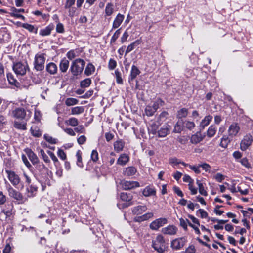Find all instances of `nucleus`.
I'll use <instances>...</instances> for the list:
<instances>
[{"instance_id": "nucleus-37", "label": "nucleus", "mask_w": 253, "mask_h": 253, "mask_svg": "<svg viewBox=\"0 0 253 253\" xmlns=\"http://www.w3.org/2000/svg\"><path fill=\"white\" fill-rule=\"evenodd\" d=\"M164 101L161 99L158 98L151 106L156 111L160 106L164 105Z\"/></svg>"}, {"instance_id": "nucleus-2", "label": "nucleus", "mask_w": 253, "mask_h": 253, "mask_svg": "<svg viewBox=\"0 0 253 253\" xmlns=\"http://www.w3.org/2000/svg\"><path fill=\"white\" fill-rule=\"evenodd\" d=\"M7 190L9 196L16 200L18 204H23L27 200L22 193L14 189L10 184L7 187Z\"/></svg>"}, {"instance_id": "nucleus-39", "label": "nucleus", "mask_w": 253, "mask_h": 253, "mask_svg": "<svg viewBox=\"0 0 253 253\" xmlns=\"http://www.w3.org/2000/svg\"><path fill=\"white\" fill-rule=\"evenodd\" d=\"M7 80L10 84L17 86L19 85V83L14 78L13 75L11 73H8L7 74Z\"/></svg>"}, {"instance_id": "nucleus-30", "label": "nucleus", "mask_w": 253, "mask_h": 253, "mask_svg": "<svg viewBox=\"0 0 253 253\" xmlns=\"http://www.w3.org/2000/svg\"><path fill=\"white\" fill-rule=\"evenodd\" d=\"M120 197L122 201L129 202L132 200L133 196L130 193L122 192Z\"/></svg>"}, {"instance_id": "nucleus-52", "label": "nucleus", "mask_w": 253, "mask_h": 253, "mask_svg": "<svg viewBox=\"0 0 253 253\" xmlns=\"http://www.w3.org/2000/svg\"><path fill=\"white\" fill-rule=\"evenodd\" d=\"M183 126L189 130H191L194 128L195 125L193 122L185 121L183 123Z\"/></svg>"}, {"instance_id": "nucleus-15", "label": "nucleus", "mask_w": 253, "mask_h": 253, "mask_svg": "<svg viewBox=\"0 0 253 253\" xmlns=\"http://www.w3.org/2000/svg\"><path fill=\"white\" fill-rule=\"evenodd\" d=\"M136 172L137 169L135 167L130 166L123 169V174L124 176H131L134 175Z\"/></svg>"}, {"instance_id": "nucleus-28", "label": "nucleus", "mask_w": 253, "mask_h": 253, "mask_svg": "<svg viewBox=\"0 0 253 253\" xmlns=\"http://www.w3.org/2000/svg\"><path fill=\"white\" fill-rule=\"evenodd\" d=\"M30 131L32 135L36 137H40L42 136V132L39 127L36 126H31Z\"/></svg>"}, {"instance_id": "nucleus-36", "label": "nucleus", "mask_w": 253, "mask_h": 253, "mask_svg": "<svg viewBox=\"0 0 253 253\" xmlns=\"http://www.w3.org/2000/svg\"><path fill=\"white\" fill-rule=\"evenodd\" d=\"M65 124L67 125H70L72 126H76L79 124L78 120L74 117L69 118L68 120H66Z\"/></svg>"}, {"instance_id": "nucleus-10", "label": "nucleus", "mask_w": 253, "mask_h": 253, "mask_svg": "<svg viewBox=\"0 0 253 253\" xmlns=\"http://www.w3.org/2000/svg\"><path fill=\"white\" fill-rule=\"evenodd\" d=\"M253 141V137L250 134H247L244 137L240 143V148L245 151L252 144Z\"/></svg>"}, {"instance_id": "nucleus-46", "label": "nucleus", "mask_w": 253, "mask_h": 253, "mask_svg": "<svg viewBox=\"0 0 253 253\" xmlns=\"http://www.w3.org/2000/svg\"><path fill=\"white\" fill-rule=\"evenodd\" d=\"M76 157H77V165L80 167L82 168L83 167V164L82 162V152L80 150H78L76 153Z\"/></svg>"}, {"instance_id": "nucleus-12", "label": "nucleus", "mask_w": 253, "mask_h": 253, "mask_svg": "<svg viewBox=\"0 0 253 253\" xmlns=\"http://www.w3.org/2000/svg\"><path fill=\"white\" fill-rule=\"evenodd\" d=\"M24 9L22 8L20 9H16L14 7H12L10 9V12H9V14L14 17L17 18H21L22 19H24V16L22 15L19 14L20 12H24Z\"/></svg>"}, {"instance_id": "nucleus-57", "label": "nucleus", "mask_w": 253, "mask_h": 253, "mask_svg": "<svg viewBox=\"0 0 253 253\" xmlns=\"http://www.w3.org/2000/svg\"><path fill=\"white\" fill-rule=\"evenodd\" d=\"M121 33L120 29H118L116 31L113 36L112 37L110 41V43L112 44L114 43L116 40L118 38Z\"/></svg>"}, {"instance_id": "nucleus-3", "label": "nucleus", "mask_w": 253, "mask_h": 253, "mask_svg": "<svg viewBox=\"0 0 253 253\" xmlns=\"http://www.w3.org/2000/svg\"><path fill=\"white\" fill-rule=\"evenodd\" d=\"M152 247L158 253H163L164 252L166 245L164 238L162 235H157L156 238L153 240Z\"/></svg>"}, {"instance_id": "nucleus-7", "label": "nucleus", "mask_w": 253, "mask_h": 253, "mask_svg": "<svg viewBox=\"0 0 253 253\" xmlns=\"http://www.w3.org/2000/svg\"><path fill=\"white\" fill-rule=\"evenodd\" d=\"M187 242L186 237L177 238L171 241L170 247L174 250H179L182 249Z\"/></svg>"}, {"instance_id": "nucleus-22", "label": "nucleus", "mask_w": 253, "mask_h": 253, "mask_svg": "<svg viewBox=\"0 0 253 253\" xmlns=\"http://www.w3.org/2000/svg\"><path fill=\"white\" fill-rule=\"evenodd\" d=\"M204 139V136L200 132H197L196 134L191 136L190 138V142L192 144H196Z\"/></svg>"}, {"instance_id": "nucleus-26", "label": "nucleus", "mask_w": 253, "mask_h": 253, "mask_svg": "<svg viewBox=\"0 0 253 253\" xmlns=\"http://www.w3.org/2000/svg\"><path fill=\"white\" fill-rule=\"evenodd\" d=\"M124 19V16L120 13H119L116 16L113 23V28L114 29L117 28L121 24Z\"/></svg>"}, {"instance_id": "nucleus-61", "label": "nucleus", "mask_w": 253, "mask_h": 253, "mask_svg": "<svg viewBox=\"0 0 253 253\" xmlns=\"http://www.w3.org/2000/svg\"><path fill=\"white\" fill-rule=\"evenodd\" d=\"M91 159L93 162H96L98 160V153L96 150H93L91 154Z\"/></svg>"}, {"instance_id": "nucleus-59", "label": "nucleus", "mask_w": 253, "mask_h": 253, "mask_svg": "<svg viewBox=\"0 0 253 253\" xmlns=\"http://www.w3.org/2000/svg\"><path fill=\"white\" fill-rule=\"evenodd\" d=\"M40 152L44 162L46 163H49L50 162V159L44 152V151L43 149H41Z\"/></svg>"}, {"instance_id": "nucleus-27", "label": "nucleus", "mask_w": 253, "mask_h": 253, "mask_svg": "<svg viewBox=\"0 0 253 253\" xmlns=\"http://www.w3.org/2000/svg\"><path fill=\"white\" fill-rule=\"evenodd\" d=\"M125 146V142L122 140H118L114 143V150L117 152H119L123 150Z\"/></svg>"}, {"instance_id": "nucleus-21", "label": "nucleus", "mask_w": 253, "mask_h": 253, "mask_svg": "<svg viewBox=\"0 0 253 253\" xmlns=\"http://www.w3.org/2000/svg\"><path fill=\"white\" fill-rule=\"evenodd\" d=\"M140 73V71L139 69L136 66L133 65L131 67L130 74L129 77V82L133 81Z\"/></svg>"}, {"instance_id": "nucleus-47", "label": "nucleus", "mask_w": 253, "mask_h": 253, "mask_svg": "<svg viewBox=\"0 0 253 253\" xmlns=\"http://www.w3.org/2000/svg\"><path fill=\"white\" fill-rule=\"evenodd\" d=\"M139 43H140L139 41L138 40H137V41H135V42H134L133 43H132L130 45H129L126 48V49L125 52V55H126L127 54H128V53H129L130 52L132 51L134 49L136 44H139Z\"/></svg>"}, {"instance_id": "nucleus-32", "label": "nucleus", "mask_w": 253, "mask_h": 253, "mask_svg": "<svg viewBox=\"0 0 253 253\" xmlns=\"http://www.w3.org/2000/svg\"><path fill=\"white\" fill-rule=\"evenodd\" d=\"M95 70L94 66L92 63H88L85 68L84 74L86 76H89L94 72Z\"/></svg>"}, {"instance_id": "nucleus-42", "label": "nucleus", "mask_w": 253, "mask_h": 253, "mask_svg": "<svg viewBox=\"0 0 253 253\" xmlns=\"http://www.w3.org/2000/svg\"><path fill=\"white\" fill-rule=\"evenodd\" d=\"M91 84V80L90 78H86L80 82V86L82 88H86L90 86Z\"/></svg>"}, {"instance_id": "nucleus-54", "label": "nucleus", "mask_w": 253, "mask_h": 253, "mask_svg": "<svg viewBox=\"0 0 253 253\" xmlns=\"http://www.w3.org/2000/svg\"><path fill=\"white\" fill-rule=\"evenodd\" d=\"M75 0H66L64 8L66 10L69 9L70 8L73 7V5L75 4Z\"/></svg>"}, {"instance_id": "nucleus-14", "label": "nucleus", "mask_w": 253, "mask_h": 253, "mask_svg": "<svg viewBox=\"0 0 253 253\" xmlns=\"http://www.w3.org/2000/svg\"><path fill=\"white\" fill-rule=\"evenodd\" d=\"M177 231V228L173 225H169L162 229V232L163 234L169 235L176 234Z\"/></svg>"}, {"instance_id": "nucleus-1", "label": "nucleus", "mask_w": 253, "mask_h": 253, "mask_svg": "<svg viewBox=\"0 0 253 253\" xmlns=\"http://www.w3.org/2000/svg\"><path fill=\"white\" fill-rule=\"evenodd\" d=\"M85 62L82 59L78 58L74 60L71 64L70 70L74 77H77L83 71Z\"/></svg>"}, {"instance_id": "nucleus-43", "label": "nucleus", "mask_w": 253, "mask_h": 253, "mask_svg": "<svg viewBox=\"0 0 253 253\" xmlns=\"http://www.w3.org/2000/svg\"><path fill=\"white\" fill-rule=\"evenodd\" d=\"M216 131V127L213 126L211 125L207 130V135L209 137H213L215 134Z\"/></svg>"}, {"instance_id": "nucleus-11", "label": "nucleus", "mask_w": 253, "mask_h": 253, "mask_svg": "<svg viewBox=\"0 0 253 253\" xmlns=\"http://www.w3.org/2000/svg\"><path fill=\"white\" fill-rule=\"evenodd\" d=\"M122 187L126 190H130L140 186L137 181H123L121 182Z\"/></svg>"}, {"instance_id": "nucleus-35", "label": "nucleus", "mask_w": 253, "mask_h": 253, "mask_svg": "<svg viewBox=\"0 0 253 253\" xmlns=\"http://www.w3.org/2000/svg\"><path fill=\"white\" fill-rule=\"evenodd\" d=\"M169 132V129L167 126L162 127L158 132V136L160 137L166 136Z\"/></svg>"}, {"instance_id": "nucleus-33", "label": "nucleus", "mask_w": 253, "mask_h": 253, "mask_svg": "<svg viewBox=\"0 0 253 253\" xmlns=\"http://www.w3.org/2000/svg\"><path fill=\"white\" fill-rule=\"evenodd\" d=\"M84 109L83 106H76L71 108V114L76 115H79L84 112Z\"/></svg>"}, {"instance_id": "nucleus-58", "label": "nucleus", "mask_w": 253, "mask_h": 253, "mask_svg": "<svg viewBox=\"0 0 253 253\" xmlns=\"http://www.w3.org/2000/svg\"><path fill=\"white\" fill-rule=\"evenodd\" d=\"M240 162L241 164L246 167V168L249 169L251 168L250 163L249 162L247 158H243L240 160Z\"/></svg>"}, {"instance_id": "nucleus-40", "label": "nucleus", "mask_w": 253, "mask_h": 253, "mask_svg": "<svg viewBox=\"0 0 253 253\" xmlns=\"http://www.w3.org/2000/svg\"><path fill=\"white\" fill-rule=\"evenodd\" d=\"M188 109L183 108L177 111V116L179 118H185L188 115Z\"/></svg>"}, {"instance_id": "nucleus-48", "label": "nucleus", "mask_w": 253, "mask_h": 253, "mask_svg": "<svg viewBox=\"0 0 253 253\" xmlns=\"http://www.w3.org/2000/svg\"><path fill=\"white\" fill-rule=\"evenodd\" d=\"M115 75L116 79V82L119 84H122L123 83L122 78V74L118 69H116L115 71Z\"/></svg>"}, {"instance_id": "nucleus-45", "label": "nucleus", "mask_w": 253, "mask_h": 253, "mask_svg": "<svg viewBox=\"0 0 253 253\" xmlns=\"http://www.w3.org/2000/svg\"><path fill=\"white\" fill-rule=\"evenodd\" d=\"M113 5L111 3L107 4L105 8V14L106 16H110L113 12Z\"/></svg>"}, {"instance_id": "nucleus-19", "label": "nucleus", "mask_w": 253, "mask_h": 253, "mask_svg": "<svg viewBox=\"0 0 253 253\" xmlns=\"http://www.w3.org/2000/svg\"><path fill=\"white\" fill-rule=\"evenodd\" d=\"M38 187L34 184H31L26 189V195L27 197H34L37 191Z\"/></svg>"}, {"instance_id": "nucleus-8", "label": "nucleus", "mask_w": 253, "mask_h": 253, "mask_svg": "<svg viewBox=\"0 0 253 253\" xmlns=\"http://www.w3.org/2000/svg\"><path fill=\"white\" fill-rule=\"evenodd\" d=\"M5 172L7 174L8 180L13 186L16 187L20 183L21 179L19 175L14 171L10 170H5Z\"/></svg>"}, {"instance_id": "nucleus-13", "label": "nucleus", "mask_w": 253, "mask_h": 253, "mask_svg": "<svg viewBox=\"0 0 253 253\" xmlns=\"http://www.w3.org/2000/svg\"><path fill=\"white\" fill-rule=\"evenodd\" d=\"M25 152L33 165H35L36 163L39 162V159L38 156L31 149L28 148L26 149Z\"/></svg>"}, {"instance_id": "nucleus-63", "label": "nucleus", "mask_w": 253, "mask_h": 253, "mask_svg": "<svg viewBox=\"0 0 253 253\" xmlns=\"http://www.w3.org/2000/svg\"><path fill=\"white\" fill-rule=\"evenodd\" d=\"M169 163L173 166L175 167L181 163V161L176 158H170L169 160Z\"/></svg>"}, {"instance_id": "nucleus-41", "label": "nucleus", "mask_w": 253, "mask_h": 253, "mask_svg": "<svg viewBox=\"0 0 253 253\" xmlns=\"http://www.w3.org/2000/svg\"><path fill=\"white\" fill-rule=\"evenodd\" d=\"M196 183L199 187V193L204 196H207V192L205 190L203 184L199 180H197Z\"/></svg>"}, {"instance_id": "nucleus-25", "label": "nucleus", "mask_w": 253, "mask_h": 253, "mask_svg": "<svg viewBox=\"0 0 253 253\" xmlns=\"http://www.w3.org/2000/svg\"><path fill=\"white\" fill-rule=\"evenodd\" d=\"M69 66V61L65 58L62 59L59 64V69L61 72L65 73L67 71Z\"/></svg>"}, {"instance_id": "nucleus-60", "label": "nucleus", "mask_w": 253, "mask_h": 253, "mask_svg": "<svg viewBox=\"0 0 253 253\" xmlns=\"http://www.w3.org/2000/svg\"><path fill=\"white\" fill-rule=\"evenodd\" d=\"M68 10V15L71 17L73 18L75 16L76 14L77 8L75 7H73L72 8H69Z\"/></svg>"}, {"instance_id": "nucleus-53", "label": "nucleus", "mask_w": 253, "mask_h": 253, "mask_svg": "<svg viewBox=\"0 0 253 253\" xmlns=\"http://www.w3.org/2000/svg\"><path fill=\"white\" fill-rule=\"evenodd\" d=\"M36 168L37 170H38L39 171L42 172L44 170L47 169L46 168L45 165L43 164L42 162H40L39 161V162L36 164Z\"/></svg>"}, {"instance_id": "nucleus-18", "label": "nucleus", "mask_w": 253, "mask_h": 253, "mask_svg": "<svg viewBox=\"0 0 253 253\" xmlns=\"http://www.w3.org/2000/svg\"><path fill=\"white\" fill-rule=\"evenodd\" d=\"M13 208L12 204L9 205L6 208L2 209L1 212L5 214L6 218H9L15 214Z\"/></svg>"}, {"instance_id": "nucleus-55", "label": "nucleus", "mask_w": 253, "mask_h": 253, "mask_svg": "<svg viewBox=\"0 0 253 253\" xmlns=\"http://www.w3.org/2000/svg\"><path fill=\"white\" fill-rule=\"evenodd\" d=\"M180 221V225L185 230H187V224H189V223L190 222L188 219H184L183 218H180L179 219Z\"/></svg>"}, {"instance_id": "nucleus-29", "label": "nucleus", "mask_w": 253, "mask_h": 253, "mask_svg": "<svg viewBox=\"0 0 253 253\" xmlns=\"http://www.w3.org/2000/svg\"><path fill=\"white\" fill-rule=\"evenodd\" d=\"M142 194L145 197H149L155 195L156 194V191L152 187L148 186L143 189Z\"/></svg>"}, {"instance_id": "nucleus-16", "label": "nucleus", "mask_w": 253, "mask_h": 253, "mask_svg": "<svg viewBox=\"0 0 253 253\" xmlns=\"http://www.w3.org/2000/svg\"><path fill=\"white\" fill-rule=\"evenodd\" d=\"M129 161V156L125 153L120 155L117 161V164L119 165L123 166L126 165Z\"/></svg>"}, {"instance_id": "nucleus-20", "label": "nucleus", "mask_w": 253, "mask_h": 253, "mask_svg": "<svg viewBox=\"0 0 253 253\" xmlns=\"http://www.w3.org/2000/svg\"><path fill=\"white\" fill-rule=\"evenodd\" d=\"M147 209L145 205H139L134 207L132 209V212L135 215H140L145 212Z\"/></svg>"}, {"instance_id": "nucleus-62", "label": "nucleus", "mask_w": 253, "mask_h": 253, "mask_svg": "<svg viewBox=\"0 0 253 253\" xmlns=\"http://www.w3.org/2000/svg\"><path fill=\"white\" fill-rule=\"evenodd\" d=\"M58 156L62 160H65L67 158L66 154L64 151L61 149H58L57 152Z\"/></svg>"}, {"instance_id": "nucleus-17", "label": "nucleus", "mask_w": 253, "mask_h": 253, "mask_svg": "<svg viewBox=\"0 0 253 253\" xmlns=\"http://www.w3.org/2000/svg\"><path fill=\"white\" fill-rule=\"evenodd\" d=\"M240 130V127L236 123L231 124L228 129L229 135L231 137L236 136Z\"/></svg>"}, {"instance_id": "nucleus-4", "label": "nucleus", "mask_w": 253, "mask_h": 253, "mask_svg": "<svg viewBox=\"0 0 253 253\" xmlns=\"http://www.w3.org/2000/svg\"><path fill=\"white\" fill-rule=\"evenodd\" d=\"M11 115L13 118L20 120L27 121L30 117L29 114L27 115L26 110L22 107H16L13 109Z\"/></svg>"}, {"instance_id": "nucleus-49", "label": "nucleus", "mask_w": 253, "mask_h": 253, "mask_svg": "<svg viewBox=\"0 0 253 253\" xmlns=\"http://www.w3.org/2000/svg\"><path fill=\"white\" fill-rule=\"evenodd\" d=\"M182 122L178 121L175 124L174 128L173 131L176 133H180L182 130Z\"/></svg>"}, {"instance_id": "nucleus-31", "label": "nucleus", "mask_w": 253, "mask_h": 253, "mask_svg": "<svg viewBox=\"0 0 253 253\" xmlns=\"http://www.w3.org/2000/svg\"><path fill=\"white\" fill-rule=\"evenodd\" d=\"M14 127L19 130H26L27 129V123L24 122H20L15 121L13 124Z\"/></svg>"}, {"instance_id": "nucleus-50", "label": "nucleus", "mask_w": 253, "mask_h": 253, "mask_svg": "<svg viewBox=\"0 0 253 253\" xmlns=\"http://www.w3.org/2000/svg\"><path fill=\"white\" fill-rule=\"evenodd\" d=\"M156 111L151 107V105H148L145 108V113L148 116H152L154 115Z\"/></svg>"}, {"instance_id": "nucleus-64", "label": "nucleus", "mask_w": 253, "mask_h": 253, "mask_svg": "<svg viewBox=\"0 0 253 253\" xmlns=\"http://www.w3.org/2000/svg\"><path fill=\"white\" fill-rule=\"evenodd\" d=\"M116 66H117L116 61L113 59H110L109 61V63H108V68L110 70H112L116 68Z\"/></svg>"}, {"instance_id": "nucleus-6", "label": "nucleus", "mask_w": 253, "mask_h": 253, "mask_svg": "<svg viewBox=\"0 0 253 253\" xmlns=\"http://www.w3.org/2000/svg\"><path fill=\"white\" fill-rule=\"evenodd\" d=\"M13 70L14 72L18 75H24L29 69V66L27 62L22 63L18 62L13 63Z\"/></svg>"}, {"instance_id": "nucleus-38", "label": "nucleus", "mask_w": 253, "mask_h": 253, "mask_svg": "<svg viewBox=\"0 0 253 253\" xmlns=\"http://www.w3.org/2000/svg\"><path fill=\"white\" fill-rule=\"evenodd\" d=\"M212 119V116L211 115H209L204 117V118L202 120L201 123V125L204 127L205 126H208L210 123Z\"/></svg>"}, {"instance_id": "nucleus-44", "label": "nucleus", "mask_w": 253, "mask_h": 253, "mask_svg": "<svg viewBox=\"0 0 253 253\" xmlns=\"http://www.w3.org/2000/svg\"><path fill=\"white\" fill-rule=\"evenodd\" d=\"M79 101L74 98H68L65 100V104L68 106L76 105L78 103Z\"/></svg>"}, {"instance_id": "nucleus-5", "label": "nucleus", "mask_w": 253, "mask_h": 253, "mask_svg": "<svg viewBox=\"0 0 253 253\" xmlns=\"http://www.w3.org/2000/svg\"><path fill=\"white\" fill-rule=\"evenodd\" d=\"M44 54H37L35 56L34 65L37 71H42L44 68L45 57Z\"/></svg>"}, {"instance_id": "nucleus-51", "label": "nucleus", "mask_w": 253, "mask_h": 253, "mask_svg": "<svg viewBox=\"0 0 253 253\" xmlns=\"http://www.w3.org/2000/svg\"><path fill=\"white\" fill-rule=\"evenodd\" d=\"M196 213L197 215H200V217L201 218H206L208 216V213L204 210L202 209H199Z\"/></svg>"}, {"instance_id": "nucleus-24", "label": "nucleus", "mask_w": 253, "mask_h": 253, "mask_svg": "<svg viewBox=\"0 0 253 253\" xmlns=\"http://www.w3.org/2000/svg\"><path fill=\"white\" fill-rule=\"evenodd\" d=\"M54 25L50 24L44 29L40 30L39 34L42 36H46L50 35L51 31L54 29Z\"/></svg>"}, {"instance_id": "nucleus-23", "label": "nucleus", "mask_w": 253, "mask_h": 253, "mask_svg": "<svg viewBox=\"0 0 253 253\" xmlns=\"http://www.w3.org/2000/svg\"><path fill=\"white\" fill-rule=\"evenodd\" d=\"M46 70L51 75H54L57 73V66L53 62H50L46 66Z\"/></svg>"}, {"instance_id": "nucleus-34", "label": "nucleus", "mask_w": 253, "mask_h": 253, "mask_svg": "<svg viewBox=\"0 0 253 253\" xmlns=\"http://www.w3.org/2000/svg\"><path fill=\"white\" fill-rule=\"evenodd\" d=\"M22 27L27 29L29 32L37 34L38 32V28L35 27L33 25L28 24L24 23L22 25Z\"/></svg>"}, {"instance_id": "nucleus-9", "label": "nucleus", "mask_w": 253, "mask_h": 253, "mask_svg": "<svg viewBox=\"0 0 253 253\" xmlns=\"http://www.w3.org/2000/svg\"><path fill=\"white\" fill-rule=\"evenodd\" d=\"M168 220L166 218H160L153 221L150 224V228L153 230H157L159 228L167 224Z\"/></svg>"}, {"instance_id": "nucleus-56", "label": "nucleus", "mask_w": 253, "mask_h": 253, "mask_svg": "<svg viewBox=\"0 0 253 253\" xmlns=\"http://www.w3.org/2000/svg\"><path fill=\"white\" fill-rule=\"evenodd\" d=\"M44 138L50 144H56L57 143V140L48 134H44Z\"/></svg>"}]
</instances>
